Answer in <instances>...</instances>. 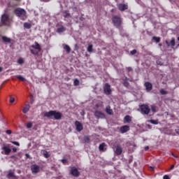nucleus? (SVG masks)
I'll list each match as a JSON object with an SVG mask.
<instances>
[{"label":"nucleus","instance_id":"4c0bfd02","mask_svg":"<svg viewBox=\"0 0 179 179\" xmlns=\"http://www.w3.org/2000/svg\"><path fill=\"white\" fill-rule=\"evenodd\" d=\"M123 85L125 87H129V83H128L127 81H124Z\"/></svg>","mask_w":179,"mask_h":179},{"label":"nucleus","instance_id":"9d476101","mask_svg":"<svg viewBox=\"0 0 179 179\" xmlns=\"http://www.w3.org/2000/svg\"><path fill=\"white\" fill-rule=\"evenodd\" d=\"M103 92L107 96L111 94V86L108 83L105 84Z\"/></svg>","mask_w":179,"mask_h":179},{"label":"nucleus","instance_id":"e2e57ef3","mask_svg":"<svg viewBox=\"0 0 179 179\" xmlns=\"http://www.w3.org/2000/svg\"><path fill=\"white\" fill-rule=\"evenodd\" d=\"M172 155L174 156V157H178L177 155H176L174 154H172Z\"/></svg>","mask_w":179,"mask_h":179},{"label":"nucleus","instance_id":"7ed1b4c3","mask_svg":"<svg viewBox=\"0 0 179 179\" xmlns=\"http://www.w3.org/2000/svg\"><path fill=\"white\" fill-rule=\"evenodd\" d=\"M15 15L22 20H26L27 16L26 15V10L23 8H17L14 10Z\"/></svg>","mask_w":179,"mask_h":179},{"label":"nucleus","instance_id":"4d7b16f0","mask_svg":"<svg viewBox=\"0 0 179 179\" xmlns=\"http://www.w3.org/2000/svg\"><path fill=\"white\" fill-rule=\"evenodd\" d=\"M3 69L2 67H0V72H2Z\"/></svg>","mask_w":179,"mask_h":179},{"label":"nucleus","instance_id":"052dcab7","mask_svg":"<svg viewBox=\"0 0 179 179\" xmlns=\"http://www.w3.org/2000/svg\"><path fill=\"white\" fill-rule=\"evenodd\" d=\"M129 71H132V69H131V67L128 68Z\"/></svg>","mask_w":179,"mask_h":179},{"label":"nucleus","instance_id":"393cba45","mask_svg":"<svg viewBox=\"0 0 179 179\" xmlns=\"http://www.w3.org/2000/svg\"><path fill=\"white\" fill-rule=\"evenodd\" d=\"M106 146V143H102L99 147V149L101 152H104V147Z\"/></svg>","mask_w":179,"mask_h":179},{"label":"nucleus","instance_id":"ea45409f","mask_svg":"<svg viewBox=\"0 0 179 179\" xmlns=\"http://www.w3.org/2000/svg\"><path fill=\"white\" fill-rule=\"evenodd\" d=\"M130 54L131 55H135V54H136V50H133L130 52Z\"/></svg>","mask_w":179,"mask_h":179},{"label":"nucleus","instance_id":"f257e3e1","mask_svg":"<svg viewBox=\"0 0 179 179\" xmlns=\"http://www.w3.org/2000/svg\"><path fill=\"white\" fill-rule=\"evenodd\" d=\"M43 117H46V118H50V120H61L62 118V113L57 110H50L49 112H45Z\"/></svg>","mask_w":179,"mask_h":179},{"label":"nucleus","instance_id":"bb28decb","mask_svg":"<svg viewBox=\"0 0 179 179\" xmlns=\"http://www.w3.org/2000/svg\"><path fill=\"white\" fill-rule=\"evenodd\" d=\"M24 27L25 29H31V24H30L29 22H25V23H24Z\"/></svg>","mask_w":179,"mask_h":179},{"label":"nucleus","instance_id":"69168bd1","mask_svg":"<svg viewBox=\"0 0 179 179\" xmlns=\"http://www.w3.org/2000/svg\"><path fill=\"white\" fill-rule=\"evenodd\" d=\"M149 127V128H150V126H148Z\"/></svg>","mask_w":179,"mask_h":179},{"label":"nucleus","instance_id":"473e14b6","mask_svg":"<svg viewBox=\"0 0 179 179\" xmlns=\"http://www.w3.org/2000/svg\"><path fill=\"white\" fill-rule=\"evenodd\" d=\"M17 63L20 64V65H22V64H24V60L23 59V58H20L17 60Z\"/></svg>","mask_w":179,"mask_h":179},{"label":"nucleus","instance_id":"bf43d9fd","mask_svg":"<svg viewBox=\"0 0 179 179\" xmlns=\"http://www.w3.org/2000/svg\"><path fill=\"white\" fill-rule=\"evenodd\" d=\"M81 115H85V112H81Z\"/></svg>","mask_w":179,"mask_h":179},{"label":"nucleus","instance_id":"680f3d73","mask_svg":"<svg viewBox=\"0 0 179 179\" xmlns=\"http://www.w3.org/2000/svg\"><path fill=\"white\" fill-rule=\"evenodd\" d=\"M27 157H29L30 155L29 154H26Z\"/></svg>","mask_w":179,"mask_h":179},{"label":"nucleus","instance_id":"412c9836","mask_svg":"<svg viewBox=\"0 0 179 179\" xmlns=\"http://www.w3.org/2000/svg\"><path fill=\"white\" fill-rule=\"evenodd\" d=\"M63 16L64 17H71V13H69V11L68 10H64L63 11Z\"/></svg>","mask_w":179,"mask_h":179},{"label":"nucleus","instance_id":"f8f14e48","mask_svg":"<svg viewBox=\"0 0 179 179\" xmlns=\"http://www.w3.org/2000/svg\"><path fill=\"white\" fill-rule=\"evenodd\" d=\"M75 125H76V131L78 132H80V131L83 130V125L82 124V123H80V122L76 121Z\"/></svg>","mask_w":179,"mask_h":179},{"label":"nucleus","instance_id":"f704fd0d","mask_svg":"<svg viewBox=\"0 0 179 179\" xmlns=\"http://www.w3.org/2000/svg\"><path fill=\"white\" fill-rule=\"evenodd\" d=\"M159 92H160V93H161L162 94H163V95L167 94V91L164 90V89L160 90Z\"/></svg>","mask_w":179,"mask_h":179},{"label":"nucleus","instance_id":"c756f323","mask_svg":"<svg viewBox=\"0 0 179 179\" xmlns=\"http://www.w3.org/2000/svg\"><path fill=\"white\" fill-rule=\"evenodd\" d=\"M17 79H19V80H21V82H25L26 78H24L23 76L19 75L16 76Z\"/></svg>","mask_w":179,"mask_h":179},{"label":"nucleus","instance_id":"a18cd8bd","mask_svg":"<svg viewBox=\"0 0 179 179\" xmlns=\"http://www.w3.org/2000/svg\"><path fill=\"white\" fill-rule=\"evenodd\" d=\"M13 153H16L17 152V149L16 148H14L12 149Z\"/></svg>","mask_w":179,"mask_h":179},{"label":"nucleus","instance_id":"dca6fc26","mask_svg":"<svg viewBox=\"0 0 179 179\" xmlns=\"http://www.w3.org/2000/svg\"><path fill=\"white\" fill-rule=\"evenodd\" d=\"M129 131V126L124 125L120 127V132L121 134H125V132H128Z\"/></svg>","mask_w":179,"mask_h":179},{"label":"nucleus","instance_id":"72a5a7b5","mask_svg":"<svg viewBox=\"0 0 179 179\" xmlns=\"http://www.w3.org/2000/svg\"><path fill=\"white\" fill-rule=\"evenodd\" d=\"M151 110L152 113H157V110H156V106H151Z\"/></svg>","mask_w":179,"mask_h":179},{"label":"nucleus","instance_id":"0eeeda50","mask_svg":"<svg viewBox=\"0 0 179 179\" xmlns=\"http://www.w3.org/2000/svg\"><path fill=\"white\" fill-rule=\"evenodd\" d=\"M113 152L115 156H121L122 154V147L121 145H117L113 149Z\"/></svg>","mask_w":179,"mask_h":179},{"label":"nucleus","instance_id":"9b49d317","mask_svg":"<svg viewBox=\"0 0 179 179\" xmlns=\"http://www.w3.org/2000/svg\"><path fill=\"white\" fill-rule=\"evenodd\" d=\"M1 149H2V150H3L1 152L2 155H8L10 153V152H12V150H10V148H9V146H8V145L3 146V148Z\"/></svg>","mask_w":179,"mask_h":179},{"label":"nucleus","instance_id":"79ce46f5","mask_svg":"<svg viewBox=\"0 0 179 179\" xmlns=\"http://www.w3.org/2000/svg\"><path fill=\"white\" fill-rule=\"evenodd\" d=\"M6 2V0H0V5H3Z\"/></svg>","mask_w":179,"mask_h":179},{"label":"nucleus","instance_id":"a211bd4d","mask_svg":"<svg viewBox=\"0 0 179 179\" xmlns=\"http://www.w3.org/2000/svg\"><path fill=\"white\" fill-rule=\"evenodd\" d=\"M166 45H168V47H170V45H171V47H174V45H176V39L175 38L171 39L170 43H169V41H166Z\"/></svg>","mask_w":179,"mask_h":179},{"label":"nucleus","instance_id":"f03ea898","mask_svg":"<svg viewBox=\"0 0 179 179\" xmlns=\"http://www.w3.org/2000/svg\"><path fill=\"white\" fill-rule=\"evenodd\" d=\"M11 22L12 18L9 17V15L5 13L3 15H1L0 27H1V26H9Z\"/></svg>","mask_w":179,"mask_h":179},{"label":"nucleus","instance_id":"6e6552de","mask_svg":"<svg viewBox=\"0 0 179 179\" xmlns=\"http://www.w3.org/2000/svg\"><path fill=\"white\" fill-rule=\"evenodd\" d=\"M6 177L8 179H17V176L15 175V170H9L7 172Z\"/></svg>","mask_w":179,"mask_h":179},{"label":"nucleus","instance_id":"49530a36","mask_svg":"<svg viewBox=\"0 0 179 179\" xmlns=\"http://www.w3.org/2000/svg\"><path fill=\"white\" fill-rule=\"evenodd\" d=\"M80 20H81V22H83L85 20V17H80Z\"/></svg>","mask_w":179,"mask_h":179},{"label":"nucleus","instance_id":"a878e982","mask_svg":"<svg viewBox=\"0 0 179 179\" xmlns=\"http://www.w3.org/2000/svg\"><path fill=\"white\" fill-rule=\"evenodd\" d=\"M87 51L88 52H93V45H92V44L89 45L87 48Z\"/></svg>","mask_w":179,"mask_h":179},{"label":"nucleus","instance_id":"3c124183","mask_svg":"<svg viewBox=\"0 0 179 179\" xmlns=\"http://www.w3.org/2000/svg\"><path fill=\"white\" fill-rule=\"evenodd\" d=\"M173 169H174V165H171L170 170H173Z\"/></svg>","mask_w":179,"mask_h":179},{"label":"nucleus","instance_id":"5fc2aeb1","mask_svg":"<svg viewBox=\"0 0 179 179\" xmlns=\"http://www.w3.org/2000/svg\"><path fill=\"white\" fill-rule=\"evenodd\" d=\"M85 141H89V137H85Z\"/></svg>","mask_w":179,"mask_h":179},{"label":"nucleus","instance_id":"cd10ccee","mask_svg":"<svg viewBox=\"0 0 179 179\" xmlns=\"http://www.w3.org/2000/svg\"><path fill=\"white\" fill-rule=\"evenodd\" d=\"M2 40L4 41V43H10V38L6 36H3Z\"/></svg>","mask_w":179,"mask_h":179},{"label":"nucleus","instance_id":"aec40b11","mask_svg":"<svg viewBox=\"0 0 179 179\" xmlns=\"http://www.w3.org/2000/svg\"><path fill=\"white\" fill-rule=\"evenodd\" d=\"M66 30V28L64 27V26H62L59 28H57V33H64V31H65Z\"/></svg>","mask_w":179,"mask_h":179},{"label":"nucleus","instance_id":"a19ab883","mask_svg":"<svg viewBox=\"0 0 179 179\" xmlns=\"http://www.w3.org/2000/svg\"><path fill=\"white\" fill-rule=\"evenodd\" d=\"M15 102V98L10 96V103H14Z\"/></svg>","mask_w":179,"mask_h":179},{"label":"nucleus","instance_id":"c9c22d12","mask_svg":"<svg viewBox=\"0 0 179 179\" xmlns=\"http://www.w3.org/2000/svg\"><path fill=\"white\" fill-rule=\"evenodd\" d=\"M74 86H79V80L78 79L74 80Z\"/></svg>","mask_w":179,"mask_h":179},{"label":"nucleus","instance_id":"e433bc0d","mask_svg":"<svg viewBox=\"0 0 179 179\" xmlns=\"http://www.w3.org/2000/svg\"><path fill=\"white\" fill-rule=\"evenodd\" d=\"M11 143H13V145H15V146H20V143L17 141H11Z\"/></svg>","mask_w":179,"mask_h":179},{"label":"nucleus","instance_id":"338daca9","mask_svg":"<svg viewBox=\"0 0 179 179\" xmlns=\"http://www.w3.org/2000/svg\"><path fill=\"white\" fill-rule=\"evenodd\" d=\"M17 1H20V0H17Z\"/></svg>","mask_w":179,"mask_h":179},{"label":"nucleus","instance_id":"6e6d98bb","mask_svg":"<svg viewBox=\"0 0 179 179\" xmlns=\"http://www.w3.org/2000/svg\"><path fill=\"white\" fill-rule=\"evenodd\" d=\"M17 173H18V174H20V173H22V171L18 170V171H17Z\"/></svg>","mask_w":179,"mask_h":179},{"label":"nucleus","instance_id":"5701e85b","mask_svg":"<svg viewBox=\"0 0 179 179\" xmlns=\"http://www.w3.org/2000/svg\"><path fill=\"white\" fill-rule=\"evenodd\" d=\"M29 110H30V105H26V106L22 110V113H24V114H26L29 111Z\"/></svg>","mask_w":179,"mask_h":179},{"label":"nucleus","instance_id":"603ef678","mask_svg":"<svg viewBox=\"0 0 179 179\" xmlns=\"http://www.w3.org/2000/svg\"><path fill=\"white\" fill-rule=\"evenodd\" d=\"M150 170H152V171H154V170H155V167H152V166H150Z\"/></svg>","mask_w":179,"mask_h":179},{"label":"nucleus","instance_id":"423d86ee","mask_svg":"<svg viewBox=\"0 0 179 179\" xmlns=\"http://www.w3.org/2000/svg\"><path fill=\"white\" fill-rule=\"evenodd\" d=\"M140 110L141 111V114H145V115H148V114L150 113V108L148 105H145V104L141 105L140 106Z\"/></svg>","mask_w":179,"mask_h":179},{"label":"nucleus","instance_id":"de8ad7c7","mask_svg":"<svg viewBox=\"0 0 179 179\" xmlns=\"http://www.w3.org/2000/svg\"><path fill=\"white\" fill-rule=\"evenodd\" d=\"M175 131L176 132V134H178V135H179V129H176L175 130Z\"/></svg>","mask_w":179,"mask_h":179},{"label":"nucleus","instance_id":"b1692460","mask_svg":"<svg viewBox=\"0 0 179 179\" xmlns=\"http://www.w3.org/2000/svg\"><path fill=\"white\" fill-rule=\"evenodd\" d=\"M64 49L66 50L67 54H69V52H71V47H69V45H65L64 46Z\"/></svg>","mask_w":179,"mask_h":179},{"label":"nucleus","instance_id":"4468645a","mask_svg":"<svg viewBox=\"0 0 179 179\" xmlns=\"http://www.w3.org/2000/svg\"><path fill=\"white\" fill-rule=\"evenodd\" d=\"M118 9H119V10L124 12V10H127V9H128V4L120 3L118 5Z\"/></svg>","mask_w":179,"mask_h":179},{"label":"nucleus","instance_id":"8fccbe9b","mask_svg":"<svg viewBox=\"0 0 179 179\" xmlns=\"http://www.w3.org/2000/svg\"><path fill=\"white\" fill-rule=\"evenodd\" d=\"M145 150H149V146L145 147Z\"/></svg>","mask_w":179,"mask_h":179},{"label":"nucleus","instance_id":"f3484780","mask_svg":"<svg viewBox=\"0 0 179 179\" xmlns=\"http://www.w3.org/2000/svg\"><path fill=\"white\" fill-rule=\"evenodd\" d=\"M144 85L145 87L147 92H150V90H152V83H150L149 82H146V83H145Z\"/></svg>","mask_w":179,"mask_h":179},{"label":"nucleus","instance_id":"13d9d810","mask_svg":"<svg viewBox=\"0 0 179 179\" xmlns=\"http://www.w3.org/2000/svg\"><path fill=\"white\" fill-rule=\"evenodd\" d=\"M42 1H43V2H48V1L50 0H42Z\"/></svg>","mask_w":179,"mask_h":179},{"label":"nucleus","instance_id":"2eb2a0df","mask_svg":"<svg viewBox=\"0 0 179 179\" xmlns=\"http://www.w3.org/2000/svg\"><path fill=\"white\" fill-rule=\"evenodd\" d=\"M94 115L97 118H106V115L101 111H99V110L95 111Z\"/></svg>","mask_w":179,"mask_h":179},{"label":"nucleus","instance_id":"58836bf2","mask_svg":"<svg viewBox=\"0 0 179 179\" xmlns=\"http://www.w3.org/2000/svg\"><path fill=\"white\" fill-rule=\"evenodd\" d=\"M33 127V124H31V122H28L27 124V128L29 129Z\"/></svg>","mask_w":179,"mask_h":179},{"label":"nucleus","instance_id":"09e8293b","mask_svg":"<svg viewBox=\"0 0 179 179\" xmlns=\"http://www.w3.org/2000/svg\"><path fill=\"white\" fill-rule=\"evenodd\" d=\"M62 163H66V159H64L62 160Z\"/></svg>","mask_w":179,"mask_h":179},{"label":"nucleus","instance_id":"0e129e2a","mask_svg":"<svg viewBox=\"0 0 179 179\" xmlns=\"http://www.w3.org/2000/svg\"><path fill=\"white\" fill-rule=\"evenodd\" d=\"M149 127V128H150V126H148Z\"/></svg>","mask_w":179,"mask_h":179},{"label":"nucleus","instance_id":"c03bdc74","mask_svg":"<svg viewBox=\"0 0 179 179\" xmlns=\"http://www.w3.org/2000/svg\"><path fill=\"white\" fill-rule=\"evenodd\" d=\"M6 132L8 135H10V134H12V130H7Z\"/></svg>","mask_w":179,"mask_h":179},{"label":"nucleus","instance_id":"6ab92c4d","mask_svg":"<svg viewBox=\"0 0 179 179\" xmlns=\"http://www.w3.org/2000/svg\"><path fill=\"white\" fill-rule=\"evenodd\" d=\"M106 112L107 113V114H108L109 115H113V114H114V113L113 112V109H111V106H107L106 108Z\"/></svg>","mask_w":179,"mask_h":179},{"label":"nucleus","instance_id":"c85d7f7f","mask_svg":"<svg viewBox=\"0 0 179 179\" xmlns=\"http://www.w3.org/2000/svg\"><path fill=\"white\" fill-rule=\"evenodd\" d=\"M43 155L44 157H45V159H48V157H50V154L48 153V151L43 150Z\"/></svg>","mask_w":179,"mask_h":179},{"label":"nucleus","instance_id":"7c9ffc66","mask_svg":"<svg viewBox=\"0 0 179 179\" xmlns=\"http://www.w3.org/2000/svg\"><path fill=\"white\" fill-rule=\"evenodd\" d=\"M150 122L151 124H153L154 125H157V124H159V121L158 120H150Z\"/></svg>","mask_w":179,"mask_h":179},{"label":"nucleus","instance_id":"39448f33","mask_svg":"<svg viewBox=\"0 0 179 179\" xmlns=\"http://www.w3.org/2000/svg\"><path fill=\"white\" fill-rule=\"evenodd\" d=\"M31 48H34V49H30L31 52L34 55H38V52H40V51H41V46L37 42H35L34 45H31Z\"/></svg>","mask_w":179,"mask_h":179},{"label":"nucleus","instance_id":"2f4dec72","mask_svg":"<svg viewBox=\"0 0 179 179\" xmlns=\"http://www.w3.org/2000/svg\"><path fill=\"white\" fill-rule=\"evenodd\" d=\"M152 40H155V41H156V43H160V38H159V37L153 36Z\"/></svg>","mask_w":179,"mask_h":179},{"label":"nucleus","instance_id":"864d4df0","mask_svg":"<svg viewBox=\"0 0 179 179\" xmlns=\"http://www.w3.org/2000/svg\"><path fill=\"white\" fill-rule=\"evenodd\" d=\"M7 6H8V8H9L10 6V3H8Z\"/></svg>","mask_w":179,"mask_h":179},{"label":"nucleus","instance_id":"4be33fe9","mask_svg":"<svg viewBox=\"0 0 179 179\" xmlns=\"http://www.w3.org/2000/svg\"><path fill=\"white\" fill-rule=\"evenodd\" d=\"M124 122H131L132 121V117L129 115H126L124 118Z\"/></svg>","mask_w":179,"mask_h":179},{"label":"nucleus","instance_id":"20e7f679","mask_svg":"<svg viewBox=\"0 0 179 179\" xmlns=\"http://www.w3.org/2000/svg\"><path fill=\"white\" fill-rule=\"evenodd\" d=\"M112 22L113 23L115 27L121 30V25L122 24V18L117 15H113L112 17Z\"/></svg>","mask_w":179,"mask_h":179},{"label":"nucleus","instance_id":"1a4fd4ad","mask_svg":"<svg viewBox=\"0 0 179 179\" xmlns=\"http://www.w3.org/2000/svg\"><path fill=\"white\" fill-rule=\"evenodd\" d=\"M31 171L33 174H38V173H40V166L37 164H33L31 166Z\"/></svg>","mask_w":179,"mask_h":179},{"label":"nucleus","instance_id":"37998d69","mask_svg":"<svg viewBox=\"0 0 179 179\" xmlns=\"http://www.w3.org/2000/svg\"><path fill=\"white\" fill-rule=\"evenodd\" d=\"M163 178L164 179H170V177L169 176V175H164Z\"/></svg>","mask_w":179,"mask_h":179},{"label":"nucleus","instance_id":"ddd939ff","mask_svg":"<svg viewBox=\"0 0 179 179\" xmlns=\"http://www.w3.org/2000/svg\"><path fill=\"white\" fill-rule=\"evenodd\" d=\"M71 174L73 175V177H79V174H80V173L79 172L78 169L73 167L71 170Z\"/></svg>","mask_w":179,"mask_h":179}]
</instances>
